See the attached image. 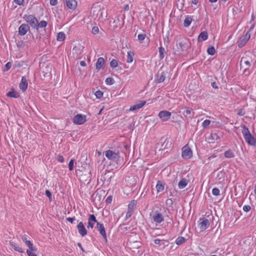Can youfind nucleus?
I'll list each match as a JSON object with an SVG mask.
<instances>
[{"label": "nucleus", "instance_id": "2f4dec72", "mask_svg": "<svg viewBox=\"0 0 256 256\" xmlns=\"http://www.w3.org/2000/svg\"><path fill=\"white\" fill-rule=\"evenodd\" d=\"M158 52H159V58L160 60H162L164 57V54L166 53V50L162 46H160L158 48Z\"/></svg>", "mask_w": 256, "mask_h": 256}, {"label": "nucleus", "instance_id": "bb28decb", "mask_svg": "<svg viewBox=\"0 0 256 256\" xmlns=\"http://www.w3.org/2000/svg\"><path fill=\"white\" fill-rule=\"evenodd\" d=\"M134 52L132 51H128L127 53V60L126 62L131 63L134 60Z\"/></svg>", "mask_w": 256, "mask_h": 256}, {"label": "nucleus", "instance_id": "39448f33", "mask_svg": "<svg viewBox=\"0 0 256 256\" xmlns=\"http://www.w3.org/2000/svg\"><path fill=\"white\" fill-rule=\"evenodd\" d=\"M182 156L184 159H189L192 156V152L188 144L182 148Z\"/></svg>", "mask_w": 256, "mask_h": 256}, {"label": "nucleus", "instance_id": "8fccbe9b", "mask_svg": "<svg viewBox=\"0 0 256 256\" xmlns=\"http://www.w3.org/2000/svg\"><path fill=\"white\" fill-rule=\"evenodd\" d=\"M12 66V64L10 62H8L4 66V71H8V70Z\"/></svg>", "mask_w": 256, "mask_h": 256}, {"label": "nucleus", "instance_id": "5fc2aeb1", "mask_svg": "<svg viewBox=\"0 0 256 256\" xmlns=\"http://www.w3.org/2000/svg\"><path fill=\"white\" fill-rule=\"evenodd\" d=\"M210 138L213 140H216L218 138H219V137L218 136V134L216 133L212 134L210 135Z\"/></svg>", "mask_w": 256, "mask_h": 256}, {"label": "nucleus", "instance_id": "ea45409f", "mask_svg": "<svg viewBox=\"0 0 256 256\" xmlns=\"http://www.w3.org/2000/svg\"><path fill=\"white\" fill-rule=\"evenodd\" d=\"M106 83L107 84L112 85L114 83V80L112 78L109 77L106 78Z\"/></svg>", "mask_w": 256, "mask_h": 256}, {"label": "nucleus", "instance_id": "f704fd0d", "mask_svg": "<svg viewBox=\"0 0 256 256\" xmlns=\"http://www.w3.org/2000/svg\"><path fill=\"white\" fill-rule=\"evenodd\" d=\"M47 24H48V23L46 21L42 20L40 22V23L38 22V24H36V28H35L38 30V27H40L42 28H45L47 26Z\"/></svg>", "mask_w": 256, "mask_h": 256}, {"label": "nucleus", "instance_id": "13d9d810", "mask_svg": "<svg viewBox=\"0 0 256 256\" xmlns=\"http://www.w3.org/2000/svg\"><path fill=\"white\" fill-rule=\"evenodd\" d=\"M66 220L69 222H70L71 224H73L74 222L76 220L75 217L73 218H66Z\"/></svg>", "mask_w": 256, "mask_h": 256}, {"label": "nucleus", "instance_id": "4c0bfd02", "mask_svg": "<svg viewBox=\"0 0 256 256\" xmlns=\"http://www.w3.org/2000/svg\"><path fill=\"white\" fill-rule=\"evenodd\" d=\"M136 204V201L135 200H132L128 205V208L134 210V206Z\"/></svg>", "mask_w": 256, "mask_h": 256}, {"label": "nucleus", "instance_id": "9b49d317", "mask_svg": "<svg viewBox=\"0 0 256 256\" xmlns=\"http://www.w3.org/2000/svg\"><path fill=\"white\" fill-rule=\"evenodd\" d=\"M200 229L202 230H206L210 225L208 220L206 218H200L198 224Z\"/></svg>", "mask_w": 256, "mask_h": 256}, {"label": "nucleus", "instance_id": "6ab92c4d", "mask_svg": "<svg viewBox=\"0 0 256 256\" xmlns=\"http://www.w3.org/2000/svg\"><path fill=\"white\" fill-rule=\"evenodd\" d=\"M84 47L80 44L76 45L72 49L73 53H75L77 56L81 54Z\"/></svg>", "mask_w": 256, "mask_h": 256}, {"label": "nucleus", "instance_id": "393cba45", "mask_svg": "<svg viewBox=\"0 0 256 256\" xmlns=\"http://www.w3.org/2000/svg\"><path fill=\"white\" fill-rule=\"evenodd\" d=\"M224 156L227 158H233L234 157V150L229 149L224 153Z\"/></svg>", "mask_w": 256, "mask_h": 256}, {"label": "nucleus", "instance_id": "f03ea898", "mask_svg": "<svg viewBox=\"0 0 256 256\" xmlns=\"http://www.w3.org/2000/svg\"><path fill=\"white\" fill-rule=\"evenodd\" d=\"M242 134L246 142L251 146L256 145V139L252 135L250 132L245 125L242 126Z\"/></svg>", "mask_w": 256, "mask_h": 256}, {"label": "nucleus", "instance_id": "72a5a7b5", "mask_svg": "<svg viewBox=\"0 0 256 256\" xmlns=\"http://www.w3.org/2000/svg\"><path fill=\"white\" fill-rule=\"evenodd\" d=\"M65 39V34L63 32H60L57 35V40L63 41Z\"/></svg>", "mask_w": 256, "mask_h": 256}, {"label": "nucleus", "instance_id": "3c124183", "mask_svg": "<svg viewBox=\"0 0 256 256\" xmlns=\"http://www.w3.org/2000/svg\"><path fill=\"white\" fill-rule=\"evenodd\" d=\"M98 32H99V29L98 26H94L92 28V32L93 34H98Z\"/></svg>", "mask_w": 256, "mask_h": 256}, {"label": "nucleus", "instance_id": "0e129e2a", "mask_svg": "<svg viewBox=\"0 0 256 256\" xmlns=\"http://www.w3.org/2000/svg\"><path fill=\"white\" fill-rule=\"evenodd\" d=\"M238 114L240 116H242L245 114V112L242 109H240L239 110Z\"/></svg>", "mask_w": 256, "mask_h": 256}, {"label": "nucleus", "instance_id": "a18cd8bd", "mask_svg": "<svg viewBox=\"0 0 256 256\" xmlns=\"http://www.w3.org/2000/svg\"><path fill=\"white\" fill-rule=\"evenodd\" d=\"M134 212V210H130L129 208H128V212L126 214V219L130 218L132 214Z\"/></svg>", "mask_w": 256, "mask_h": 256}, {"label": "nucleus", "instance_id": "338daca9", "mask_svg": "<svg viewBox=\"0 0 256 256\" xmlns=\"http://www.w3.org/2000/svg\"><path fill=\"white\" fill-rule=\"evenodd\" d=\"M212 86L213 88H218V84H217L216 82H212Z\"/></svg>", "mask_w": 256, "mask_h": 256}, {"label": "nucleus", "instance_id": "4468645a", "mask_svg": "<svg viewBox=\"0 0 256 256\" xmlns=\"http://www.w3.org/2000/svg\"><path fill=\"white\" fill-rule=\"evenodd\" d=\"M96 222H98L96 220V216L94 214H90L88 218V225L87 228H92Z\"/></svg>", "mask_w": 256, "mask_h": 256}, {"label": "nucleus", "instance_id": "58836bf2", "mask_svg": "<svg viewBox=\"0 0 256 256\" xmlns=\"http://www.w3.org/2000/svg\"><path fill=\"white\" fill-rule=\"evenodd\" d=\"M110 66L112 68H116L118 66V61L116 60L113 59L110 62Z\"/></svg>", "mask_w": 256, "mask_h": 256}, {"label": "nucleus", "instance_id": "cd10ccee", "mask_svg": "<svg viewBox=\"0 0 256 256\" xmlns=\"http://www.w3.org/2000/svg\"><path fill=\"white\" fill-rule=\"evenodd\" d=\"M6 96L8 97L14 98H18L20 96L18 93L16 91L13 90H12L11 91L8 92L6 94Z\"/></svg>", "mask_w": 256, "mask_h": 256}, {"label": "nucleus", "instance_id": "774afa93", "mask_svg": "<svg viewBox=\"0 0 256 256\" xmlns=\"http://www.w3.org/2000/svg\"><path fill=\"white\" fill-rule=\"evenodd\" d=\"M124 9L126 11L128 10H129V6L128 4H126L124 6Z\"/></svg>", "mask_w": 256, "mask_h": 256}, {"label": "nucleus", "instance_id": "b1692460", "mask_svg": "<svg viewBox=\"0 0 256 256\" xmlns=\"http://www.w3.org/2000/svg\"><path fill=\"white\" fill-rule=\"evenodd\" d=\"M208 34L207 32H202L198 36V42H202L208 39Z\"/></svg>", "mask_w": 256, "mask_h": 256}, {"label": "nucleus", "instance_id": "69168bd1", "mask_svg": "<svg viewBox=\"0 0 256 256\" xmlns=\"http://www.w3.org/2000/svg\"><path fill=\"white\" fill-rule=\"evenodd\" d=\"M50 3L52 6H56L58 4V0H50Z\"/></svg>", "mask_w": 256, "mask_h": 256}, {"label": "nucleus", "instance_id": "f3484780", "mask_svg": "<svg viewBox=\"0 0 256 256\" xmlns=\"http://www.w3.org/2000/svg\"><path fill=\"white\" fill-rule=\"evenodd\" d=\"M66 6L72 10H74L77 6V2L76 0H66Z\"/></svg>", "mask_w": 256, "mask_h": 256}, {"label": "nucleus", "instance_id": "c03bdc74", "mask_svg": "<svg viewBox=\"0 0 256 256\" xmlns=\"http://www.w3.org/2000/svg\"><path fill=\"white\" fill-rule=\"evenodd\" d=\"M174 200L172 198H168L166 200V204L169 207H172L173 204Z\"/></svg>", "mask_w": 256, "mask_h": 256}, {"label": "nucleus", "instance_id": "1a4fd4ad", "mask_svg": "<svg viewBox=\"0 0 256 256\" xmlns=\"http://www.w3.org/2000/svg\"><path fill=\"white\" fill-rule=\"evenodd\" d=\"M30 30V27L29 24H22L18 28V34L20 36L25 35L28 31Z\"/></svg>", "mask_w": 256, "mask_h": 256}, {"label": "nucleus", "instance_id": "6e6552de", "mask_svg": "<svg viewBox=\"0 0 256 256\" xmlns=\"http://www.w3.org/2000/svg\"><path fill=\"white\" fill-rule=\"evenodd\" d=\"M250 36L249 32H248L244 36H241L240 40L238 42V47L242 48L244 46L249 40Z\"/></svg>", "mask_w": 256, "mask_h": 256}, {"label": "nucleus", "instance_id": "473e14b6", "mask_svg": "<svg viewBox=\"0 0 256 256\" xmlns=\"http://www.w3.org/2000/svg\"><path fill=\"white\" fill-rule=\"evenodd\" d=\"M186 240V238L182 236H178L176 240V244L177 245H181Z\"/></svg>", "mask_w": 256, "mask_h": 256}, {"label": "nucleus", "instance_id": "052dcab7", "mask_svg": "<svg viewBox=\"0 0 256 256\" xmlns=\"http://www.w3.org/2000/svg\"><path fill=\"white\" fill-rule=\"evenodd\" d=\"M46 195L50 198V199L51 198H52V194L48 190H46Z\"/></svg>", "mask_w": 256, "mask_h": 256}, {"label": "nucleus", "instance_id": "9d476101", "mask_svg": "<svg viewBox=\"0 0 256 256\" xmlns=\"http://www.w3.org/2000/svg\"><path fill=\"white\" fill-rule=\"evenodd\" d=\"M171 116V112L167 110L160 111L158 114L159 118L163 122H166L168 120Z\"/></svg>", "mask_w": 256, "mask_h": 256}, {"label": "nucleus", "instance_id": "79ce46f5", "mask_svg": "<svg viewBox=\"0 0 256 256\" xmlns=\"http://www.w3.org/2000/svg\"><path fill=\"white\" fill-rule=\"evenodd\" d=\"M74 159H71L68 163V168L69 170L72 171L74 169Z\"/></svg>", "mask_w": 256, "mask_h": 256}, {"label": "nucleus", "instance_id": "2eb2a0df", "mask_svg": "<svg viewBox=\"0 0 256 256\" xmlns=\"http://www.w3.org/2000/svg\"><path fill=\"white\" fill-rule=\"evenodd\" d=\"M28 83L26 76L22 77L21 82L20 84V88L23 92H25L28 88Z\"/></svg>", "mask_w": 256, "mask_h": 256}, {"label": "nucleus", "instance_id": "09e8293b", "mask_svg": "<svg viewBox=\"0 0 256 256\" xmlns=\"http://www.w3.org/2000/svg\"><path fill=\"white\" fill-rule=\"evenodd\" d=\"M210 120H206L203 122L202 126L204 128H206L210 124Z\"/></svg>", "mask_w": 256, "mask_h": 256}, {"label": "nucleus", "instance_id": "f8f14e48", "mask_svg": "<svg viewBox=\"0 0 256 256\" xmlns=\"http://www.w3.org/2000/svg\"><path fill=\"white\" fill-rule=\"evenodd\" d=\"M96 228H98V230L99 231L100 234L102 235V236L104 238L105 242H107V237L106 234L105 230V228L104 227V226L102 224H100V222H97L96 224Z\"/></svg>", "mask_w": 256, "mask_h": 256}, {"label": "nucleus", "instance_id": "e2e57ef3", "mask_svg": "<svg viewBox=\"0 0 256 256\" xmlns=\"http://www.w3.org/2000/svg\"><path fill=\"white\" fill-rule=\"evenodd\" d=\"M14 2L18 5H22L24 3V0H14Z\"/></svg>", "mask_w": 256, "mask_h": 256}, {"label": "nucleus", "instance_id": "a211bd4d", "mask_svg": "<svg viewBox=\"0 0 256 256\" xmlns=\"http://www.w3.org/2000/svg\"><path fill=\"white\" fill-rule=\"evenodd\" d=\"M146 104V101H145V100L140 101V103L131 106L129 110L130 111H134V110H139L140 108H142L143 106H144Z\"/></svg>", "mask_w": 256, "mask_h": 256}, {"label": "nucleus", "instance_id": "680f3d73", "mask_svg": "<svg viewBox=\"0 0 256 256\" xmlns=\"http://www.w3.org/2000/svg\"><path fill=\"white\" fill-rule=\"evenodd\" d=\"M58 160L60 162H64V158L62 155H58Z\"/></svg>", "mask_w": 256, "mask_h": 256}, {"label": "nucleus", "instance_id": "dca6fc26", "mask_svg": "<svg viewBox=\"0 0 256 256\" xmlns=\"http://www.w3.org/2000/svg\"><path fill=\"white\" fill-rule=\"evenodd\" d=\"M153 219L156 222L160 224L164 220V217L157 210L155 212L154 214Z\"/></svg>", "mask_w": 256, "mask_h": 256}, {"label": "nucleus", "instance_id": "6e6d98bb", "mask_svg": "<svg viewBox=\"0 0 256 256\" xmlns=\"http://www.w3.org/2000/svg\"><path fill=\"white\" fill-rule=\"evenodd\" d=\"M33 251L28 250H27L26 253L28 256H37L36 254H34Z\"/></svg>", "mask_w": 256, "mask_h": 256}, {"label": "nucleus", "instance_id": "4be33fe9", "mask_svg": "<svg viewBox=\"0 0 256 256\" xmlns=\"http://www.w3.org/2000/svg\"><path fill=\"white\" fill-rule=\"evenodd\" d=\"M192 109L188 107H185L183 112V114L186 118H191L194 114V112H192Z\"/></svg>", "mask_w": 256, "mask_h": 256}, {"label": "nucleus", "instance_id": "603ef678", "mask_svg": "<svg viewBox=\"0 0 256 256\" xmlns=\"http://www.w3.org/2000/svg\"><path fill=\"white\" fill-rule=\"evenodd\" d=\"M146 34H140L138 35V40L140 41H142L146 38Z\"/></svg>", "mask_w": 256, "mask_h": 256}, {"label": "nucleus", "instance_id": "ddd939ff", "mask_svg": "<svg viewBox=\"0 0 256 256\" xmlns=\"http://www.w3.org/2000/svg\"><path fill=\"white\" fill-rule=\"evenodd\" d=\"M78 232L82 236H84L87 234V230L82 222H80L76 226Z\"/></svg>", "mask_w": 256, "mask_h": 256}, {"label": "nucleus", "instance_id": "a878e982", "mask_svg": "<svg viewBox=\"0 0 256 256\" xmlns=\"http://www.w3.org/2000/svg\"><path fill=\"white\" fill-rule=\"evenodd\" d=\"M10 244L11 246L16 251L18 252H19L21 253L24 252L22 248L20 247V246L18 245V244L12 242H10Z\"/></svg>", "mask_w": 256, "mask_h": 256}, {"label": "nucleus", "instance_id": "423d86ee", "mask_svg": "<svg viewBox=\"0 0 256 256\" xmlns=\"http://www.w3.org/2000/svg\"><path fill=\"white\" fill-rule=\"evenodd\" d=\"M86 120V116L82 114H78L74 116L72 119V122L78 125L82 124Z\"/></svg>", "mask_w": 256, "mask_h": 256}, {"label": "nucleus", "instance_id": "c9c22d12", "mask_svg": "<svg viewBox=\"0 0 256 256\" xmlns=\"http://www.w3.org/2000/svg\"><path fill=\"white\" fill-rule=\"evenodd\" d=\"M207 52L208 54L210 56H213L214 54L216 52V50L213 46H210L208 48L207 50Z\"/></svg>", "mask_w": 256, "mask_h": 256}, {"label": "nucleus", "instance_id": "864d4df0", "mask_svg": "<svg viewBox=\"0 0 256 256\" xmlns=\"http://www.w3.org/2000/svg\"><path fill=\"white\" fill-rule=\"evenodd\" d=\"M242 209L244 212H248L250 210L251 207L248 205H245L243 206Z\"/></svg>", "mask_w": 256, "mask_h": 256}, {"label": "nucleus", "instance_id": "a19ab883", "mask_svg": "<svg viewBox=\"0 0 256 256\" xmlns=\"http://www.w3.org/2000/svg\"><path fill=\"white\" fill-rule=\"evenodd\" d=\"M154 244H156L161 245V244H165V242H168V241L165 240H161L160 239H156L154 240Z\"/></svg>", "mask_w": 256, "mask_h": 256}, {"label": "nucleus", "instance_id": "e433bc0d", "mask_svg": "<svg viewBox=\"0 0 256 256\" xmlns=\"http://www.w3.org/2000/svg\"><path fill=\"white\" fill-rule=\"evenodd\" d=\"M26 244L30 248V249L32 251H36V249L35 247L33 246V244L31 242L30 240H28L26 242Z\"/></svg>", "mask_w": 256, "mask_h": 256}, {"label": "nucleus", "instance_id": "0eeeda50", "mask_svg": "<svg viewBox=\"0 0 256 256\" xmlns=\"http://www.w3.org/2000/svg\"><path fill=\"white\" fill-rule=\"evenodd\" d=\"M106 156L111 160H118L120 158L118 153H116L111 150H108L105 152Z\"/></svg>", "mask_w": 256, "mask_h": 256}, {"label": "nucleus", "instance_id": "37998d69", "mask_svg": "<svg viewBox=\"0 0 256 256\" xmlns=\"http://www.w3.org/2000/svg\"><path fill=\"white\" fill-rule=\"evenodd\" d=\"M95 96L96 98H100L103 96V92L102 91L98 90L95 92Z\"/></svg>", "mask_w": 256, "mask_h": 256}, {"label": "nucleus", "instance_id": "5701e85b", "mask_svg": "<svg viewBox=\"0 0 256 256\" xmlns=\"http://www.w3.org/2000/svg\"><path fill=\"white\" fill-rule=\"evenodd\" d=\"M157 192H162L164 189V184L161 180H158L156 185Z\"/></svg>", "mask_w": 256, "mask_h": 256}, {"label": "nucleus", "instance_id": "f257e3e1", "mask_svg": "<svg viewBox=\"0 0 256 256\" xmlns=\"http://www.w3.org/2000/svg\"><path fill=\"white\" fill-rule=\"evenodd\" d=\"M190 42L188 39L182 38L176 42V46L173 47L174 53L176 55H180L186 51L190 46Z\"/></svg>", "mask_w": 256, "mask_h": 256}, {"label": "nucleus", "instance_id": "49530a36", "mask_svg": "<svg viewBox=\"0 0 256 256\" xmlns=\"http://www.w3.org/2000/svg\"><path fill=\"white\" fill-rule=\"evenodd\" d=\"M168 145L169 146H170L171 145V143L169 144L168 142H166V140L162 144L160 149H164L166 148H167Z\"/></svg>", "mask_w": 256, "mask_h": 256}, {"label": "nucleus", "instance_id": "aec40b11", "mask_svg": "<svg viewBox=\"0 0 256 256\" xmlns=\"http://www.w3.org/2000/svg\"><path fill=\"white\" fill-rule=\"evenodd\" d=\"M166 76V72H158L156 75V81L158 83L163 82L165 80Z\"/></svg>", "mask_w": 256, "mask_h": 256}, {"label": "nucleus", "instance_id": "7c9ffc66", "mask_svg": "<svg viewBox=\"0 0 256 256\" xmlns=\"http://www.w3.org/2000/svg\"><path fill=\"white\" fill-rule=\"evenodd\" d=\"M192 20V18L188 16L184 20V26L186 28L190 26Z\"/></svg>", "mask_w": 256, "mask_h": 256}, {"label": "nucleus", "instance_id": "c756f323", "mask_svg": "<svg viewBox=\"0 0 256 256\" xmlns=\"http://www.w3.org/2000/svg\"><path fill=\"white\" fill-rule=\"evenodd\" d=\"M188 184V180L186 179L182 178L178 182V186L179 188L182 189L184 188Z\"/></svg>", "mask_w": 256, "mask_h": 256}, {"label": "nucleus", "instance_id": "c85d7f7f", "mask_svg": "<svg viewBox=\"0 0 256 256\" xmlns=\"http://www.w3.org/2000/svg\"><path fill=\"white\" fill-rule=\"evenodd\" d=\"M92 10L94 15L96 14V18L98 16V14L100 11V8L98 6L94 4L92 7Z\"/></svg>", "mask_w": 256, "mask_h": 256}, {"label": "nucleus", "instance_id": "de8ad7c7", "mask_svg": "<svg viewBox=\"0 0 256 256\" xmlns=\"http://www.w3.org/2000/svg\"><path fill=\"white\" fill-rule=\"evenodd\" d=\"M212 194L215 196H217L220 194V190L216 188H214L212 190Z\"/></svg>", "mask_w": 256, "mask_h": 256}, {"label": "nucleus", "instance_id": "4d7b16f0", "mask_svg": "<svg viewBox=\"0 0 256 256\" xmlns=\"http://www.w3.org/2000/svg\"><path fill=\"white\" fill-rule=\"evenodd\" d=\"M112 196H109L106 199V202L107 203V204H110L112 202Z\"/></svg>", "mask_w": 256, "mask_h": 256}, {"label": "nucleus", "instance_id": "20e7f679", "mask_svg": "<svg viewBox=\"0 0 256 256\" xmlns=\"http://www.w3.org/2000/svg\"><path fill=\"white\" fill-rule=\"evenodd\" d=\"M23 18L30 26L32 28H36L38 20L37 18L32 14H25Z\"/></svg>", "mask_w": 256, "mask_h": 256}, {"label": "nucleus", "instance_id": "412c9836", "mask_svg": "<svg viewBox=\"0 0 256 256\" xmlns=\"http://www.w3.org/2000/svg\"><path fill=\"white\" fill-rule=\"evenodd\" d=\"M104 60L103 58H99L97 60V62H96V68L97 70H100V69H104Z\"/></svg>", "mask_w": 256, "mask_h": 256}, {"label": "nucleus", "instance_id": "7ed1b4c3", "mask_svg": "<svg viewBox=\"0 0 256 256\" xmlns=\"http://www.w3.org/2000/svg\"><path fill=\"white\" fill-rule=\"evenodd\" d=\"M140 240V236L136 234L130 236L128 240V244L130 248H138L141 246Z\"/></svg>", "mask_w": 256, "mask_h": 256}, {"label": "nucleus", "instance_id": "bf43d9fd", "mask_svg": "<svg viewBox=\"0 0 256 256\" xmlns=\"http://www.w3.org/2000/svg\"><path fill=\"white\" fill-rule=\"evenodd\" d=\"M103 10H104V9L100 8V12L98 14V16L97 17V18H98V20L100 18H103V12H104Z\"/></svg>", "mask_w": 256, "mask_h": 256}]
</instances>
